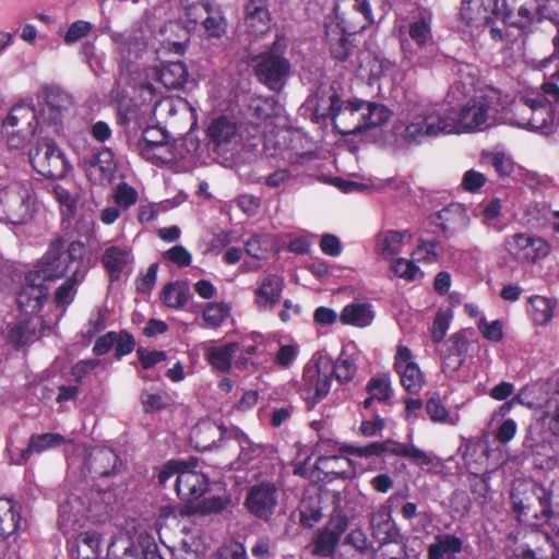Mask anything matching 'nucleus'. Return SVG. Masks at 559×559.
Instances as JSON below:
<instances>
[{
	"instance_id": "nucleus-1",
	"label": "nucleus",
	"mask_w": 559,
	"mask_h": 559,
	"mask_svg": "<svg viewBox=\"0 0 559 559\" xmlns=\"http://www.w3.org/2000/svg\"><path fill=\"white\" fill-rule=\"evenodd\" d=\"M84 255L83 242L72 241L66 248L62 239L53 240L40 262L25 276L16 302L26 313H38L48 296V281L61 278L67 274L74 276L76 282L84 280Z\"/></svg>"
},
{
	"instance_id": "nucleus-2",
	"label": "nucleus",
	"mask_w": 559,
	"mask_h": 559,
	"mask_svg": "<svg viewBox=\"0 0 559 559\" xmlns=\"http://www.w3.org/2000/svg\"><path fill=\"white\" fill-rule=\"evenodd\" d=\"M509 103L508 95L487 86L461 106L447 108L451 135L481 132L498 124Z\"/></svg>"
},
{
	"instance_id": "nucleus-3",
	"label": "nucleus",
	"mask_w": 559,
	"mask_h": 559,
	"mask_svg": "<svg viewBox=\"0 0 559 559\" xmlns=\"http://www.w3.org/2000/svg\"><path fill=\"white\" fill-rule=\"evenodd\" d=\"M393 133L396 142L407 147L451 135L447 108L439 103L413 104L395 121Z\"/></svg>"
},
{
	"instance_id": "nucleus-4",
	"label": "nucleus",
	"mask_w": 559,
	"mask_h": 559,
	"mask_svg": "<svg viewBox=\"0 0 559 559\" xmlns=\"http://www.w3.org/2000/svg\"><path fill=\"white\" fill-rule=\"evenodd\" d=\"M284 48L285 43L278 37L270 50L253 59L258 80L272 91H281L290 74V62L283 56Z\"/></svg>"
},
{
	"instance_id": "nucleus-5",
	"label": "nucleus",
	"mask_w": 559,
	"mask_h": 559,
	"mask_svg": "<svg viewBox=\"0 0 559 559\" xmlns=\"http://www.w3.org/2000/svg\"><path fill=\"white\" fill-rule=\"evenodd\" d=\"M38 116L27 104L13 106L2 124V135L10 148L24 147L38 130Z\"/></svg>"
},
{
	"instance_id": "nucleus-6",
	"label": "nucleus",
	"mask_w": 559,
	"mask_h": 559,
	"mask_svg": "<svg viewBox=\"0 0 559 559\" xmlns=\"http://www.w3.org/2000/svg\"><path fill=\"white\" fill-rule=\"evenodd\" d=\"M333 381V360L318 355L306 365L302 373V395L309 407H313L329 394Z\"/></svg>"
},
{
	"instance_id": "nucleus-7",
	"label": "nucleus",
	"mask_w": 559,
	"mask_h": 559,
	"mask_svg": "<svg viewBox=\"0 0 559 559\" xmlns=\"http://www.w3.org/2000/svg\"><path fill=\"white\" fill-rule=\"evenodd\" d=\"M548 0H503L504 22L527 35L546 15Z\"/></svg>"
},
{
	"instance_id": "nucleus-8",
	"label": "nucleus",
	"mask_w": 559,
	"mask_h": 559,
	"mask_svg": "<svg viewBox=\"0 0 559 559\" xmlns=\"http://www.w3.org/2000/svg\"><path fill=\"white\" fill-rule=\"evenodd\" d=\"M34 200L29 185L14 182L0 191V211L12 224H23L33 215Z\"/></svg>"
},
{
	"instance_id": "nucleus-9",
	"label": "nucleus",
	"mask_w": 559,
	"mask_h": 559,
	"mask_svg": "<svg viewBox=\"0 0 559 559\" xmlns=\"http://www.w3.org/2000/svg\"><path fill=\"white\" fill-rule=\"evenodd\" d=\"M503 246L509 255L518 262L534 263L550 252V245L546 240L525 233L506 237Z\"/></svg>"
},
{
	"instance_id": "nucleus-10",
	"label": "nucleus",
	"mask_w": 559,
	"mask_h": 559,
	"mask_svg": "<svg viewBox=\"0 0 559 559\" xmlns=\"http://www.w3.org/2000/svg\"><path fill=\"white\" fill-rule=\"evenodd\" d=\"M29 160L34 169L47 178H63L69 169L63 153L52 141L38 144L31 152Z\"/></svg>"
},
{
	"instance_id": "nucleus-11",
	"label": "nucleus",
	"mask_w": 559,
	"mask_h": 559,
	"mask_svg": "<svg viewBox=\"0 0 559 559\" xmlns=\"http://www.w3.org/2000/svg\"><path fill=\"white\" fill-rule=\"evenodd\" d=\"M102 264L110 282H116L132 272L134 255L132 247L126 242H108L105 245Z\"/></svg>"
},
{
	"instance_id": "nucleus-12",
	"label": "nucleus",
	"mask_w": 559,
	"mask_h": 559,
	"mask_svg": "<svg viewBox=\"0 0 559 559\" xmlns=\"http://www.w3.org/2000/svg\"><path fill=\"white\" fill-rule=\"evenodd\" d=\"M228 501L219 497H212L202 501L197 508L165 504L157 508L155 524L166 522H182L193 513L211 514L219 513L226 509Z\"/></svg>"
},
{
	"instance_id": "nucleus-13",
	"label": "nucleus",
	"mask_w": 559,
	"mask_h": 559,
	"mask_svg": "<svg viewBox=\"0 0 559 559\" xmlns=\"http://www.w3.org/2000/svg\"><path fill=\"white\" fill-rule=\"evenodd\" d=\"M396 534L394 526H357L346 537V543L360 552L380 549Z\"/></svg>"
},
{
	"instance_id": "nucleus-14",
	"label": "nucleus",
	"mask_w": 559,
	"mask_h": 559,
	"mask_svg": "<svg viewBox=\"0 0 559 559\" xmlns=\"http://www.w3.org/2000/svg\"><path fill=\"white\" fill-rule=\"evenodd\" d=\"M543 91L547 96L544 99H534V115L532 116L528 129L545 134L552 132L555 126V114L548 103L559 106V87L554 83H544Z\"/></svg>"
},
{
	"instance_id": "nucleus-15",
	"label": "nucleus",
	"mask_w": 559,
	"mask_h": 559,
	"mask_svg": "<svg viewBox=\"0 0 559 559\" xmlns=\"http://www.w3.org/2000/svg\"><path fill=\"white\" fill-rule=\"evenodd\" d=\"M246 506L250 513L267 521L277 506L276 486L271 483L253 486L248 492Z\"/></svg>"
},
{
	"instance_id": "nucleus-16",
	"label": "nucleus",
	"mask_w": 559,
	"mask_h": 559,
	"mask_svg": "<svg viewBox=\"0 0 559 559\" xmlns=\"http://www.w3.org/2000/svg\"><path fill=\"white\" fill-rule=\"evenodd\" d=\"M413 431L407 433L408 442L402 443L393 439L384 441V450L386 454L407 459L412 463L416 464L420 468H430L440 464L439 459L432 453L426 452L417 448L413 442Z\"/></svg>"
},
{
	"instance_id": "nucleus-17",
	"label": "nucleus",
	"mask_w": 559,
	"mask_h": 559,
	"mask_svg": "<svg viewBox=\"0 0 559 559\" xmlns=\"http://www.w3.org/2000/svg\"><path fill=\"white\" fill-rule=\"evenodd\" d=\"M394 366L401 384L407 392L416 394L424 388L425 377L418 365L412 360V353L406 346L397 347Z\"/></svg>"
},
{
	"instance_id": "nucleus-18",
	"label": "nucleus",
	"mask_w": 559,
	"mask_h": 559,
	"mask_svg": "<svg viewBox=\"0 0 559 559\" xmlns=\"http://www.w3.org/2000/svg\"><path fill=\"white\" fill-rule=\"evenodd\" d=\"M207 478L186 463L175 479V489L182 501L192 502L204 495L207 490Z\"/></svg>"
},
{
	"instance_id": "nucleus-19",
	"label": "nucleus",
	"mask_w": 559,
	"mask_h": 559,
	"mask_svg": "<svg viewBox=\"0 0 559 559\" xmlns=\"http://www.w3.org/2000/svg\"><path fill=\"white\" fill-rule=\"evenodd\" d=\"M333 124L337 132L344 135L365 131L361 100H342L337 111L334 112Z\"/></svg>"
},
{
	"instance_id": "nucleus-20",
	"label": "nucleus",
	"mask_w": 559,
	"mask_h": 559,
	"mask_svg": "<svg viewBox=\"0 0 559 559\" xmlns=\"http://www.w3.org/2000/svg\"><path fill=\"white\" fill-rule=\"evenodd\" d=\"M230 438V427L218 425L211 419L199 421L191 430L190 440L200 451L212 450L223 439Z\"/></svg>"
},
{
	"instance_id": "nucleus-21",
	"label": "nucleus",
	"mask_w": 559,
	"mask_h": 559,
	"mask_svg": "<svg viewBox=\"0 0 559 559\" xmlns=\"http://www.w3.org/2000/svg\"><path fill=\"white\" fill-rule=\"evenodd\" d=\"M43 93L45 100L41 108L43 117L58 130L64 114L72 106V98L67 92L57 86L46 87Z\"/></svg>"
},
{
	"instance_id": "nucleus-22",
	"label": "nucleus",
	"mask_w": 559,
	"mask_h": 559,
	"mask_svg": "<svg viewBox=\"0 0 559 559\" xmlns=\"http://www.w3.org/2000/svg\"><path fill=\"white\" fill-rule=\"evenodd\" d=\"M401 49L403 62L409 68H428L439 55L436 41L412 45L402 32Z\"/></svg>"
},
{
	"instance_id": "nucleus-23",
	"label": "nucleus",
	"mask_w": 559,
	"mask_h": 559,
	"mask_svg": "<svg viewBox=\"0 0 559 559\" xmlns=\"http://www.w3.org/2000/svg\"><path fill=\"white\" fill-rule=\"evenodd\" d=\"M109 37L116 45L121 69L140 58L145 50V43L133 32L109 31Z\"/></svg>"
},
{
	"instance_id": "nucleus-24",
	"label": "nucleus",
	"mask_w": 559,
	"mask_h": 559,
	"mask_svg": "<svg viewBox=\"0 0 559 559\" xmlns=\"http://www.w3.org/2000/svg\"><path fill=\"white\" fill-rule=\"evenodd\" d=\"M246 32L254 37L266 34L271 28V14L264 0H250L245 7Z\"/></svg>"
},
{
	"instance_id": "nucleus-25",
	"label": "nucleus",
	"mask_w": 559,
	"mask_h": 559,
	"mask_svg": "<svg viewBox=\"0 0 559 559\" xmlns=\"http://www.w3.org/2000/svg\"><path fill=\"white\" fill-rule=\"evenodd\" d=\"M116 170L114 153L105 148L86 160V175L95 185H107Z\"/></svg>"
},
{
	"instance_id": "nucleus-26",
	"label": "nucleus",
	"mask_w": 559,
	"mask_h": 559,
	"mask_svg": "<svg viewBox=\"0 0 559 559\" xmlns=\"http://www.w3.org/2000/svg\"><path fill=\"white\" fill-rule=\"evenodd\" d=\"M283 280L274 274L265 276L254 290V305L260 311H272L280 302Z\"/></svg>"
},
{
	"instance_id": "nucleus-27",
	"label": "nucleus",
	"mask_w": 559,
	"mask_h": 559,
	"mask_svg": "<svg viewBox=\"0 0 559 559\" xmlns=\"http://www.w3.org/2000/svg\"><path fill=\"white\" fill-rule=\"evenodd\" d=\"M498 7V0H463L461 17L468 26L480 27L491 20Z\"/></svg>"
},
{
	"instance_id": "nucleus-28",
	"label": "nucleus",
	"mask_w": 559,
	"mask_h": 559,
	"mask_svg": "<svg viewBox=\"0 0 559 559\" xmlns=\"http://www.w3.org/2000/svg\"><path fill=\"white\" fill-rule=\"evenodd\" d=\"M431 20L430 12L419 11L417 15L413 16L407 27L401 26L399 28V37L401 38L402 32L412 45L433 43Z\"/></svg>"
},
{
	"instance_id": "nucleus-29",
	"label": "nucleus",
	"mask_w": 559,
	"mask_h": 559,
	"mask_svg": "<svg viewBox=\"0 0 559 559\" xmlns=\"http://www.w3.org/2000/svg\"><path fill=\"white\" fill-rule=\"evenodd\" d=\"M17 307L23 318L14 324H7V338L14 346H22L33 337L37 329V323L34 322V316L36 313H26L19 304Z\"/></svg>"
},
{
	"instance_id": "nucleus-30",
	"label": "nucleus",
	"mask_w": 559,
	"mask_h": 559,
	"mask_svg": "<svg viewBox=\"0 0 559 559\" xmlns=\"http://www.w3.org/2000/svg\"><path fill=\"white\" fill-rule=\"evenodd\" d=\"M316 467L326 476L337 478H350L355 475V465L345 455L321 456L317 460Z\"/></svg>"
},
{
	"instance_id": "nucleus-31",
	"label": "nucleus",
	"mask_w": 559,
	"mask_h": 559,
	"mask_svg": "<svg viewBox=\"0 0 559 559\" xmlns=\"http://www.w3.org/2000/svg\"><path fill=\"white\" fill-rule=\"evenodd\" d=\"M155 73L158 81L169 90L182 87L188 80V69L181 61L165 62Z\"/></svg>"
},
{
	"instance_id": "nucleus-32",
	"label": "nucleus",
	"mask_w": 559,
	"mask_h": 559,
	"mask_svg": "<svg viewBox=\"0 0 559 559\" xmlns=\"http://www.w3.org/2000/svg\"><path fill=\"white\" fill-rule=\"evenodd\" d=\"M240 345L231 342L222 346H210L206 349V359L211 367L219 372H228L233 367V360Z\"/></svg>"
},
{
	"instance_id": "nucleus-33",
	"label": "nucleus",
	"mask_w": 559,
	"mask_h": 559,
	"mask_svg": "<svg viewBox=\"0 0 559 559\" xmlns=\"http://www.w3.org/2000/svg\"><path fill=\"white\" fill-rule=\"evenodd\" d=\"M374 318L371 305L365 302H352L346 305L341 314L340 320L343 324L354 325L357 328L369 326Z\"/></svg>"
},
{
	"instance_id": "nucleus-34",
	"label": "nucleus",
	"mask_w": 559,
	"mask_h": 559,
	"mask_svg": "<svg viewBox=\"0 0 559 559\" xmlns=\"http://www.w3.org/2000/svg\"><path fill=\"white\" fill-rule=\"evenodd\" d=\"M67 442L64 436L60 433H40L32 435L28 447L22 451L19 464H25L32 453H43L47 450L55 449Z\"/></svg>"
},
{
	"instance_id": "nucleus-35",
	"label": "nucleus",
	"mask_w": 559,
	"mask_h": 559,
	"mask_svg": "<svg viewBox=\"0 0 559 559\" xmlns=\"http://www.w3.org/2000/svg\"><path fill=\"white\" fill-rule=\"evenodd\" d=\"M342 526H325L312 539L311 554L319 557H330L334 554L335 547L343 533Z\"/></svg>"
},
{
	"instance_id": "nucleus-36",
	"label": "nucleus",
	"mask_w": 559,
	"mask_h": 559,
	"mask_svg": "<svg viewBox=\"0 0 559 559\" xmlns=\"http://www.w3.org/2000/svg\"><path fill=\"white\" fill-rule=\"evenodd\" d=\"M341 102L334 92L319 90L313 97L308 99L307 104L317 118L331 117L333 120L334 112L337 111Z\"/></svg>"
},
{
	"instance_id": "nucleus-37",
	"label": "nucleus",
	"mask_w": 559,
	"mask_h": 559,
	"mask_svg": "<svg viewBox=\"0 0 559 559\" xmlns=\"http://www.w3.org/2000/svg\"><path fill=\"white\" fill-rule=\"evenodd\" d=\"M199 28L203 29L206 39L221 38L226 34L227 20L218 4L212 3Z\"/></svg>"
},
{
	"instance_id": "nucleus-38",
	"label": "nucleus",
	"mask_w": 559,
	"mask_h": 559,
	"mask_svg": "<svg viewBox=\"0 0 559 559\" xmlns=\"http://www.w3.org/2000/svg\"><path fill=\"white\" fill-rule=\"evenodd\" d=\"M405 234L396 230H384L377 235L374 250L384 259H391L399 254L403 248Z\"/></svg>"
},
{
	"instance_id": "nucleus-39",
	"label": "nucleus",
	"mask_w": 559,
	"mask_h": 559,
	"mask_svg": "<svg viewBox=\"0 0 559 559\" xmlns=\"http://www.w3.org/2000/svg\"><path fill=\"white\" fill-rule=\"evenodd\" d=\"M440 225L445 233H455L464 229L469 224L466 210L460 204H451L439 212Z\"/></svg>"
},
{
	"instance_id": "nucleus-40",
	"label": "nucleus",
	"mask_w": 559,
	"mask_h": 559,
	"mask_svg": "<svg viewBox=\"0 0 559 559\" xmlns=\"http://www.w3.org/2000/svg\"><path fill=\"white\" fill-rule=\"evenodd\" d=\"M367 392L369 397L364 401L365 408H369L373 401L386 402L391 400L393 390L390 376L388 373H380L372 377L367 383Z\"/></svg>"
},
{
	"instance_id": "nucleus-41",
	"label": "nucleus",
	"mask_w": 559,
	"mask_h": 559,
	"mask_svg": "<svg viewBox=\"0 0 559 559\" xmlns=\"http://www.w3.org/2000/svg\"><path fill=\"white\" fill-rule=\"evenodd\" d=\"M462 549L460 538L452 535H440L429 546V559H453Z\"/></svg>"
},
{
	"instance_id": "nucleus-42",
	"label": "nucleus",
	"mask_w": 559,
	"mask_h": 559,
	"mask_svg": "<svg viewBox=\"0 0 559 559\" xmlns=\"http://www.w3.org/2000/svg\"><path fill=\"white\" fill-rule=\"evenodd\" d=\"M235 440L239 448L240 452L238 455V462L241 465L249 464L254 459H258L263 453L262 445L252 442L246 433H243L237 427H230V438Z\"/></svg>"
},
{
	"instance_id": "nucleus-43",
	"label": "nucleus",
	"mask_w": 559,
	"mask_h": 559,
	"mask_svg": "<svg viewBox=\"0 0 559 559\" xmlns=\"http://www.w3.org/2000/svg\"><path fill=\"white\" fill-rule=\"evenodd\" d=\"M118 463L117 454L108 448H98L90 454V466L99 476H108Z\"/></svg>"
},
{
	"instance_id": "nucleus-44",
	"label": "nucleus",
	"mask_w": 559,
	"mask_h": 559,
	"mask_svg": "<svg viewBox=\"0 0 559 559\" xmlns=\"http://www.w3.org/2000/svg\"><path fill=\"white\" fill-rule=\"evenodd\" d=\"M364 130L380 127L392 116V111L383 104L361 100Z\"/></svg>"
},
{
	"instance_id": "nucleus-45",
	"label": "nucleus",
	"mask_w": 559,
	"mask_h": 559,
	"mask_svg": "<svg viewBox=\"0 0 559 559\" xmlns=\"http://www.w3.org/2000/svg\"><path fill=\"white\" fill-rule=\"evenodd\" d=\"M462 79H466V83L462 84L457 79H455L451 84L445 96V100L449 104L460 102L473 92L476 83V75L472 67L467 64L462 66Z\"/></svg>"
},
{
	"instance_id": "nucleus-46",
	"label": "nucleus",
	"mask_w": 559,
	"mask_h": 559,
	"mask_svg": "<svg viewBox=\"0 0 559 559\" xmlns=\"http://www.w3.org/2000/svg\"><path fill=\"white\" fill-rule=\"evenodd\" d=\"M140 400L146 414L160 412L174 404L173 397L162 389L144 390Z\"/></svg>"
},
{
	"instance_id": "nucleus-47",
	"label": "nucleus",
	"mask_w": 559,
	"mask_h": 559,
	"mask_svg": "<svg viewBox=\"0 0 559 559\" xmlns=\"http://www.w3.org/2000/svg\"><path fill=\"white\" fill-rule=\"evenodd\" d=\"M534 115V99L522 98L512 104L507 120L510 124L528 129L532 116Z\"/></svg>"
},
{
	"instance_id": "nucleus-48",
	"label": "nucleus",
	"mask_w": 559,
	"mask_h": 559,
	"mask_svg": "<svg viewBox=\"0 0 559 559\" xmlns=\"http://www.w3.org/2000/svg\"><path fill=\"white\" fill-rule=\"evenodd\" d=\"M211 5L212 2H194L187 4L180 16L183 27L188 32L197 31L201 26L204 16L209 13Z\"/></svg>"
},
{
	"instance_id": "nucleus-49",
	"label": "nucleus",
	"mask_w": 559,
	"mask_h": 559,
	"mask_svg": "<svg viewBox=\"0 0 559 559\" xmlns=\"http://www.w3.org/2000/svg\"><path fill=\"white\" fill-rule=\"evenodd\" d=\"M357 372V359L354 354L343 349L337 359L333 361V377L341 383L352 381Z\"/></svg>"
},
{
	"instance_id": "nucleus-50",
	"label": "nucleus",
	"mask_w": 559,
	"mask_h": 559,
	"mask_svg": "<svg viewBox=\"0 0 559 559\" xmlns=\"http://www.w3.org/2000/svg\"><path fill=\"white\" fill-rule=\"evenodd\" d=\"M326 38L330 43L331 52L336 59L345 60L349 56L352 44L338 25L326 28Z\"/></svg>"
},
{
	"instance_id": "nucleus-51",
	"label": "nucleus",
	"mask_w": 559,
	"mask_h": 559,
	"mask_svg": "<svg viewBox=\"0 0 559 559\" xmlns=\"http://www.w3.org/2000/svg\"><path fill=\"white\" fill-rule=\"evenodd\" d=\"M426 412L429 418L435 423L455 426L460 421L459 414L449 413L438 394L432 395L427 401Z\"/></svg>"
},
{
	"instance_id": "nucleus-52",
	"label": "nucleus",
	"mask_w": 559,
	"mask_h": 559,
	"mask_svg": "<svg viewBox=\"0 0 559 559\" xmlns=\"http://www.w3.org/2000/svg\"><path fill=\"white\" fill-rule=\"evenodd\" d=\"M275 250L274 237L271 234L253 235L246 242V251L255 259H265Z\"/></svg>"
},
{
	"instance_id": "nucleus-53",
	"label": "nucleus",
	"mask_w": 559,
	"mask_h": 559,
	"mask_svg": "<svg viewBox=\"0 0 559 559\" xmlns=\"http://www.w3.org/2000/svg\"><path fill=\"white\" fill-rule=\"evenodd\" d=\"M555 302L546 297L535 296L530 300V314L536 324L548 323L554 316Z\"/></svg>"
},
{
	"instance_id": "nucleus-54",
	"label": "nucleus",
	"mask_w": 559,
	"mask_h": 559,
	"mask_svg": "<svg viewBox=\"0 0 559 559\" xmlns=\"http://www.w3.org/2000/svg\"><path fill=\"white\" fill-rule=\"evenodd\" d=\"M540 418L554 436H559V391L551 393L544 402Z\"/></svg>"
},
{
	"instance_id": "nucleus-55",
	"label": "nucleus",
	"mask_w": 559,
	"mask_h": 559,
	"mask_svg": "<svg viewBox=\"0 0 559 559\" xmlns=\"http://www.w3.org/2000/svg\"><path fill=\"white\" fill-rule=\"evenodd\" d=\"M100 545L99 535L88 531L78 537L76 559H97Z\"/></svg>"
},
{
	"instance_id": "nucleus-56",
	"label": "nucleus",
	"mask_w": 559,
	"mask_h": 559,
	"mask_svg": "<svg viewBox=\"0 0 559 559\" xmlns=\"http://www.w3.org/2000/svg\"><path fill=\"white\" fill-rule=\"evenodd\" d=\"M188 290L179 283L167 284L160 295L163 304L169 308H182L188 301Z\"/></svg>"
},
{
	"instance_id": "nucleus-57",
	"label": "nucleus",
	"mask_w": 559,
	"mask_h": 559,
	"mask_svg": "<svg viewBox=\"0 0 559 559\" xmlns=\"http://www.w3.org/2000/svg\"><path fill=\"white\" fill-rule=\"evenodd\" d=\"M299 518L300 524H311V522H319L321 520V507L317 498H306L299 503L297 513L294 516Z\"/></svg>"
},
{
	"instance_id": "nucleus-58",
	"label": "nucleus",
	"mask_w": 559,
	"mask_h": 559,
	"mask_svg": "<svg viewBox=\"0 0 559 559\" xmlns=\"http://www.w3.org/2000/svg\"><path fill=\"white\" fill-rule=\"evenodd\" d=\"M235 134L236 126L226 118H218L209 127V135L217 144L229 142Z\"/></svg>"
},
{
	"instance_id": "nucleus-59",
	"label": "nucleus",
	"mask_w": 559,
	"mask_h": 559,
	"mask_svg": "<svg viewBox=\"0 0 559 559\" xmlns=\"http://www.w3.org/2000/svg\"><path fill=\"white\" fill-rule=\"evenodd\" d=\"M230 308L225 302H212L203 311V320L210 328H217L229 317Z\"/></svg>"
},
{
	"instance_id": "nucleus-60",
	"label": "nucleus",
	"mask_w": 559,
	"mask_h": 559,
	"mask_svg": "<svg viewBox=\"0 0 559 559\" xmlns=\"http://www.w3.org/2000/svg\"><path fill=\"white\" fill-rule=\"evenodd\" d=\"M502 211V202L500 199H492L484 204L481 211V222L487 227H490L497 231L502 230V225L500 224Z\"/></svg>"
},
{
	"instance_id": "nucleus-61",
	"label": "nucleus",
	"mask_w": 559,
	"mask_h": 559,
	"mask_svg": "<svg viewBox=\"0 0 559 559\" xmlns=\"http://www.w3.org/2000/svg\"><path fill=\"white\" fill-rule=\"evenodd\" d=\"M52 193L60 204L62 215L67 218L73 217L76 211L78 195L60 185L53 187Z\"/></svg>"
},
{
	"instance_id": "nucleus-62",
	"label": "nucleus",
	"mask_w": 559,
	"mask_h": 559,
	"mask_svg": "<svg viewBox=\"0 0 559 559\" xmlns=\"http://www.w3.org/2000/svg\"><path fill=\"white\" fill-rule=\"evenodd\" d=\"M136 151L144 159L156 164L168 163L173 159L171 145L169 143L150 146L147 148L143 147Z\"/></svg>"
},
{
	"instance_id": "nucleus-63",
	"label": "nucleus",
	"mask_w": 559,
	"mask_h": 559,
	"mask_svg": "<svg viewBox=\"0 0 559 559\" xmlns=\"http://www.w3.org/2000/svg\"><path fill=\"white\" fill-rule=\"evenodd\" d=\"M169 143L167 133L159 127H147L136 143V150Z\"/></svg>"
},
{
	"instance_id": "nucleus-64",
	"label": "nucleus",
	"mask_w": 559,
	"mask_h": 559,
	"mask_svg": "<svg viewBox=\"0 0 559 559\" xmlns=\"http://www.w3.org/2000/svg\"><path fill=\"white\" fill-rule=\"evenodd\" d=\"M138 198V191L127 182H120L117 185L114 199L118 206L124 210L129 209L136 203Z\"/></svg>"
}]
</instances>
